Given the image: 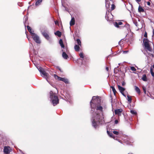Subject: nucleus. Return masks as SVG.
Wrapping results in <instances>:
<instances>
[{
	"mask_svg": "<svg viewBox=\"0 0 154 154\" xmlns=\"http://www.w3.org/2000/svg\"><path fill=\"white\" fill-rule=\"evenodd\" d=\"M153 34H154V29H153Z\"/></svg>",
	"mask_w": 154,
	"mask_h": 154,
	"instance_id": "nucleus-48",
	"label": "nucleus"
},
{
	"mask_svg": "<svg viewBox=\"0 0 154 154\" xmlns=\"http://www.w3.org/2000/svg\"><path fill=\"white\" fill-rule=\"evenodd\" d=\"M118 87L119 90L120 92L121 93L122 92H124L125 90V88L119 85H118Z\"/></svg>",
	"mask_w": 154,
	"mask_h": 154,
	"instance_id": "nucleus-14",
	"label": "nucleus"
},
{
	"mask_svg": "<svg viewBox=\"0 0 154 154\" xmlns=\"http://www.w3.org/2000/svg\"><path fill=\"white\" fill-rule=\"evenodd\" d=\"M59 43L61 47L63 48H64L65 46L63 44V40L62 39L60 40Z\"/></svg>",
	"mask_w": 154,
	"mask_h": 154,
	"instance_id": "nucleus-18",
	"label": "nucleus"
},
{
	"mask_svg": "<svg viewBox=\"0 0 154 154\" xmlns=\"http://www.w3.org/2000/svg\"><path fill=\"white\" fill-rule=\"evenodd\" d=\"M121 94H122V95L124 96V97H126V95L125 94L124 92H121Z\"/></svg>",
	"mask_w": 154,
	"mask_h": 154,
	"instance_id": "nucleus-43",
	"label": "nucleus"
},
{
	"mask_svg": "<svg viewBox=\"0 0 154 154\" xmlns=\"http://www.w3.org/2000/svg\"><path fill=\"white\" fill-rule=\"evenodd\" d=\"M136 1L138 4H139V2L141 1V0H136Z\"/></svg>",
	"mask_w": 154,
	"mask_h": 154,
	"instance_id": "nucleus-46",
	"label": "nucleus"
},
{
	"mask_svg": "<svg viewBox=\"0 0 154 154\" xmlns=\"http://www.w3.org/2000/svg\"><path fill=\"white\" fill-rule=\"evenodd\" d=\"M142 88L144 93H145V94H146V88L144 86H143Z\"/></svg>",
	"mask_w": 154,
	"mask_h": 154,
	"instance_id": "nucleus-33",
	"label": "nucleus"
},
{
	"mask_svg": "<svg viewBox=\"0 0 154 154\" xmlns=\"http://www.w3.org/2000/svg\"><path fill=\"white\" fill-rule=\"evenodd\" d=\"M12 151V149L9 146H5L4 147V152L5 154H8Z\"/></svg>",
	"mask_w": 154,
	"mask_h": 154,
	"instance_id": "nucleus-7",
	"label": "nucleus"
},
{
	"mask_svg": "<svg viewBox=\"0 0 154 154\" xmlns=\"http://www.w3.org/2000/svg\"><path fill=\"white\" fill-rule=\"evenodd\" d=\"M105 17H106V16H105Z\"/></svg>",
	"mask_w": 154,
	"mask_h": 154,
	"instance_id": "nucleus-52",
	"label": "nucleus"
},
{
	"mask_svg": "<svg viewBox=\"0 0 154 154\" xmlns=\"http://www.w3.org/2000/svg\"><path fill=\"white\" fill-rule=\"evenodd\" d=\"M32 36L34 41L37 43L40 44L41 43V41L40 40L39 37L35 33H32Z\"/></svg>",
	"mask_w": 154,
	"mask_h": 154,
	"instance_id": "nucleus-6",
	"label": "nucleus"
},
{
	"mask_svg": "<svg viewBox=\"0 0 154 154\" xmlns=\"http://www.w3.org/2000/svg\"><path fill=\"white\" fill-rule=\"evenodd\" d=\"M57 69H58L61 72H63V70L59 67V66H57Z\"/></svg>",
	"mask_w": 154,
	"mask_h": 154,
	"instance_id": "nucleus-37",
	"label": "nucleus"
},
{
	"mask_svg": "<svg viewBox=\"0 0 154 154\" xmlns=\"http://www.w3.org/2000/svg\"><path fill=\"white\" fill-rule=\"evenodd\" d=\"M128 52V51H123V53L124 54H126Z\"/></svg>",
	"mask_w": 154,
	"mask_h": 154,
	"instance_id": "nucleus-44",
	"label": "nucleus"
},
{
	"mask_svg": "<svg viewBox=\"0 0 154 154\" xmlns=\"http://www.w3.org/2000/svg\"><path fill=\"white\" fill-rule=\"evenodd\" d=\"M113 134H116V135H118L119 134V132L117 131H113Z\"/></svg>",
	"mask_w": 154,
	"mask_h": 154,
	"instance_id": "nucleus-35",
	"label": "nucleus"
},
{
	"mask_svg": "<svg viewBox=\"0 0 154 154\" xmlns=\"http://www.w3.org/2000/svg\"><path fill=\"white\" fill-rule=\"evenodd\" d=\"M110 3V1L109 0H106V7L107 8H109Z\"/></svg>",
	"mask_w": 154,
	"mask_h": 154,
	"instance_id": "nucleus-12",
	"label": "nucleus"
},
{
	"mask_svg": "<svg viewBox=\"0 0 154 154\" xmlns=\"http://www.w3.org/2000/svg\"><path fill=\"white\" fill-rule=\"evenodd\" d=\"M103 119L102 113H100L99 112H94L93 117L92 125L96 128L99 124H102Z\"/></svg>",
	"mask_w": 154,
	"mask_h": 154,
	"instance_id": "nucleus-2",
	"label": "nucleus"
},
{
	"mask_svg": "<svg viewBox=\"0 0 154 154\" xmlns=\"http://www.w3.org/2000/svg\"><path fill=\"white\" fill-rule=\"evenodd\" d=\"M138 10L139 12H143L144 11V9L140 5L138 7Z\"/></svg>",
	"mask_w": 154,
	"mask_h": 154,
	"instance_id": "nucleus-20",
	"label": "nucleus"
},
{
	"mask_svg": "<svg viewBox=\"0 0 154 154\" xmlns=\"http://www.w3.org/2000/svg\"><path fill=\"white\" fill-rule=\"evenodd\" d=\"M107 133L108 135L110 137H112V138L114 137V135H113V134H112V133L110 132L109 131H107Z\"/></svg>",
	"mask_w": 154,
	"mask_h": 154,
	"instance_id": "nucleus-23",
	"label": "nucleus"
},
{
	"mask_svg": "<svg viewBox=\"0 0 154 154\" xmlns=\"http://www.w3.org/2000/svg\"><path fill=\"white\" fill-rule=\"evenodd\" d=\"M127 97L128 98V101L129 102V103H131L132 100V98L129 95H127Z\"/></svg>",
	"mask_w": 154,
	"mask_h": 154,
	"instance_id": "nucleus-25",
	"label": "nucleus"
},
{
	"mask_svg": "<svg viewBox=\"0 0 154 154\" xmlns=\"http://www.w3.org/2000/svg\"><path fill=\"white\" fill-rule=\"evenodd\" d=\"M125 82H123L122 83V85L124 86L125 85Z\"/></svg>",
	"mask_w": 154,
	"mask_h": 154,
	"instance_id": "nucleus-42",
	"label": "nucleus"
},
{
	"mask_svg": "<svg viewBox=\"0 0 154 154\" xmlns=\"http://www.w3.org/2000/svg\"><path fill=\"white\" fill-rule=\"evenodd\" d=\"M39 70L40 72L41 73L43 71H44V70L43 69V68L42 67H40L39 68Z\"/></svg>",
	"mask_w": 154,
	"mask_h": 154,
	"instance_id": "nucleus-34",
	"label": "nucleus"
},
{
	"mask_svg": "<svg viewBox=\"0 0 154 154\" xmlns=\"http://www.w3.org/2000/svg\"><path fill=\"white\" fill-rule=\"evenodd\" d=\"M116 8V6L114 4H112L111 7V10L112 11L114 10Z\"/></svg>",
	"mask_w": 154,
	"mask_h": 154,
	"instance_id": "nucleus-30",
	"label": "nucleus"
},
{
	"mask_svg": "<svg viewBox=\"0 0 154 154\" xmlns=\"http://www.w3.org/2000/svg\"><path fill=\"white\" fill-rule=\"evenodd\" d=\"M130 112L132 114L134 115H137V112H136V111L134 110H131Z\"/></svg>",
	"mask_w": 154,
	"mask_h": 154,
	"instance_id": "nucleus-29",
	"label": "nucleus"
},
{
	"mask_svg": "<svg viewBox=\"0 0 154 154\" xmlns=\"http://www.w3.org/2000/svg\"><path fill=\"white\" fill-rule=\"evenodd\" d=\"M55 23L56 25H58V21L57 20H56L54 22Z\"/></svg>",
	"mask_w": 154,
	"mask_h": 154,
	"instance_id": "nucleus-41",
	"label": "nucleus"
},
{
	"mask_svg": "<svg viewBox=\"0 0 154 154\" xmlns=\"http://www.w3.org/2000/svg\"><path fill=\"white\" fill-rule=\"evenodd\" d=\"M41 73H42L44 76L46 77L47 78L49 76L48 74L47 73H46L45 70L43 71Z\"/></svg>",
	"mask_w": 154,
	"mask_h": 154,
	"instance_id": "nucleus-15",
	"label": "nucleus"
},
{
	"mask_svg": "<svg viewBox=\"0 0 154 154\" xmlns=\"http://www.w3.org/2000/svg\"><path fill=\"white\" fill-rule=\"evenodd\" d=\"M62 51H63L62 54V57L64 59H67L69 57L68 55L66 54V52H65L64 50H63V49H62Z\"/></svg>",
	"mask_w": 154,
	"mask_h": 154,
	"instance_id": "nucleus-9",
	"label": "nucleus"
},
{
	"mask_svg": "<svg viewBox=\"0 0 154 154\" xmlns=\"http://www.w3.org/2000/svg\"><path fill=\"white\" fill-rule=\"evenodd\" d=\"M111 88L112 91H113V93L115 95H116V94L117 93V92L114 86H111Z\"/></svg>",
	"mask_w": 154,
	"mask_h": 154,
	"instance_id": "nucleus-22",
	"label": "nucleus"
},
{
	"mask_svg": "<svg viewBox=\"0 0 154 154\" xmlns=\"http://www.w3.org/2000/svg\"><path fill=\"white\" fill-rule=\"evenodd\" d=\"M150 72L152 75L153 77H154V72L153 71V69L152 67H151L150 69Z\"/></svg>",
	"mask_w": 154,
	"mask_h": 154,
	"instance_id": "nucleus-28",
	"label": "nucleus"
},
{
	"mask_svg": "<svg viewBox=\"0 0 154 154\" xmlns=\"http://www.w3.org/2000/svg\"><path fill=\"white\" fill-rule=\"evenodd\" d=\"M114 25L116 27L120 29H122L125 27L128 29L129 26V24L125 23L124 24L120 21L118 22H115L114 23Z\"/></svg>",
	"mask_w": 154,
	"mask_h": 154,
	"instance_id": "nucleus-5",
	"label": "nucleus"
},
{
	"mask_svg": "<svg viewBox=\"0 0 154 154\" xmlns=\"http://www.w3.org/2000/svg\"><path fill=\"white\" fill-rule=\"evenodd\" d=\"M63 79L62 81L64 82L66 84L69 83V81L68 79H66L64 78H63Z\"/></svg>",
	"mask_w": 154,
	"mask_h": 154,
	"instance_id": "nucleus-24",
	"label": "nucleus"
},
{
	"mask_svg": "<svg viewBox=\"0 0 154 154\" xmlns=\"http://www.w3.org/2000/svg\"><path fill=\"white\" fill-rule=\"evenodd\" d=\"M143 42L146 51L149 55L153 56L154 51L149 45L148 40L147 38H144Z\"/></svg>",
	"mask_w": 154,
	"mask_h": 154,
	"instance_id": "nucleus-3",
	"label": "nucleus"
},
{
	"mask_svg": "<svg viewBox=\"0 0 154 154\" xmlns=\"http://www.w3.org/2000/svg\"><path fill=\"white\" fill-rule=\"evenodd\" d=\"M141 79L145 82H146L147 81L146 76V74H143L142 77Z\"/></svg>",
	"mask_w": 154,
	"mask_h": 154,
	"instance_id": "nucleus-17",
	"label": "nucleus"
},
{
	"mask_svg": "<svg viewBox=\"0 0 154 154\" xmlns=\"http://www.w3.org/2000/svg\"><path fill=\"white\" fill-rule=\"evenodd\" d=\"M136 24V26H137V23H136V24Z\"/></svg>",
	"mask_w": 154,
	"mask_h": 154,
	"instance_id": "nucleus-51",
	"label": "nucleus"
},
{
	"mask_svg": "<svg viewBox=\"0 0 154 154\" xmlns=\"http://www.w3.org/2000/svg\"><path fill=\"white\" fill-rule=\"evenodd\" d=\"M51 101L54 106H55L59 103V99L57 96L52 91L50 93Z\"/></svg>",
	"mask_w": 154,
	"mask_h": 154,
	"instance_id": "nucleus-4",
	"label": "nucleus"
},
{
	"mask_svg": "<svg viewBox=\"0 0 154 154\" xmlns=\"http://www.w3.org/2000/svg\"><path fill=\"white\" fill-rule=\"evenodd\" d=\"M54 78H55V79H58L59 77V76H57L56 74L54 75Z\"/></svg>",
	"mask_w": 154,
	"mask_h": 154,
	"instance_id": "nucleus-36",
	"label": "nucleus"
},
{
	"mask_svg": "<svg viewBox=\"0 0 154 154\" xmlns=\"http://www.w3.org/2000/svg\"><path fill=\"white\" fill-rule=\"evenodd\" d=\"M119 121L118 120H116L115 121V124H117L118 123Z\"/></svg>",
	"mask_w": 154,
	"mask_h": 154,
	"instance_id": "nucleus-39",
	"label": "nucleus"
},
{
	"mask_svg": "<svg viewBox=\"0 0 154 154\" xmlns=\"http://www.w3.org/2000/svg\"><path fill=\"white\" fill-rule=\"evenodd\" d=\"M106 20H109V19H108V17L107 18V19H106Z\"/></svg>",
	"mask_w": 154,
	"mask_h": 154,
	"instance_id": "nucleus-50",
	"label": "nucleus"
},
{
	"mask_svg": "<svg viewBox=\"0 0 154 154\" xmlns=\"http://www.w3.org/2000/svg\"><path fill=\"white\" fill-rule=\"evenodd\" d=\"M79 55L80 58H84L83 54L82 53H80Z\"/></svg>",
	"mask_w": 154,
	"mask_h": 154,
	"instance_id": "nucleus-32",
	"label": "nucleus"
},
{
	"mask_svg": "<svg viewBox=\"0 0 154 154\" xmlns=\"http://www.w3.org/2000/svg\"><path fill=\"white\" fill-rule=\"evenodd\" d=\"M131 69L133 71H135L136 70V69L135 68L134 66L131 67Z\"/></svg>",
	"mask_w": 154,
	"mask_h": 154,
	"instance_id": "nucleus-31",
	"label": "nucleus"
},
{
	"mask_svg": "<svg viewBox=\"0 0 154 154\" xmlns=\"http://www.w3.org/2000/svg\"><path fill=\"white\" fill-rule=\"evenodd\" d=\"M135 90L137 92L138 94H140V89L137 86H135Z\"/></svg>",
	"mask_w": 154,
	"mask_h": 154,
	"instance_id": "nucleus-21",
	"label": "nucleus"
},
{
	"mask_svg": "<svg viewBox=\"0 0 154 154\" xmlns=\"http://www.w3.org/2000/svg\"><path fill=\"white\" fill-rule=\"evenodd\" d=\"M42 34L43 36L47 40L49 39V37L48 34L45 32H42Z\"/></svg>",
	"mask_w": 154,
	"mask_h": 154,
	"instance_id": "nucleus-10",
	"label": "nucleus"
},
{
	"mask_svg": "<svg viewBox=\"0 0 154 154\" xmlns=\"http://www.w3.org/2000/svg\"><path fill=\"white\" fill-rule=\"evenodd\" d=\"M80 45H75L74 46V49L75 51H79L80 49Z\"/></svg>",
	"mask_w": 154,
	"mask_h": 154,
	"instance_id": "nucleus-13",
	"label": "nucleus"
},
{
	"mask_svg": "<svg viewBox=\"0 0 154 154\" xmlns=\"http://www.w3.org/2000/svg\"><path fill=\"white\" fill-rule=\"evenodd\" d=\"M147 5H149V6H150V2H147Z\"/></svg>",
	"mask_w": 154,
	"mask_h": 154,
	"instance_id": "nucleus-45",
	"label": "nucleus"
},
{
	"mask_svg": "<svg viewBox=\"0 0 154 154\" xmlns=\"http://www.w3.org/2000/svg\"><path fill=\"white\" fill-rule=\"evenodd\" d=\"M75 24V19L74 17L72 18L70 22V26H72Z\"/></svg>",
	"mask_w": 154,
	"mask_h": 154,
	"instance_id": "nucleus-11",
	"label": "nucleus"
},
{
	"mask_svg": "<svg viewBox=\"0 0 154 154\" xmlns=\"http://www.w3.org/2000/svg\"><path fill=\"white\" fill-rule=\"evenodd\" d=\"M62 79H63V78L61 77H59V78L58 79V80L60 81H61L62 80Z\"/></svg>",
	"mask_w": 154,
	"mask_h": 154,
	"instance_id": "nucleus-40",
	"label": "nucleus"
},
{
	"mask_svg": "<svg viewBox=\"0 0 154 154\" xmlns=\"http://www.w3.org/2000/svg\"><path fill=\"white\" fill-rule=\"evenodd\" d=\"M106 69L107 71H108L109 69V68L107 67H106Z\"/></svg>",
	"mask_w": 154,
	"mask_h": 154,
	"instance_id": "nucleus-47",
	"label": "nucleus"
},
{
	"mask_svg": "<svg viewBox=\"0 0 154 154\" xmlns=\"http://www.w3.org/2000/svg\"><path fill=\"white\" fill-rule=\"evenodd\" d=\"M54 34L55 35H57L59 37H61L62 35L61 32L59 31H57L56 32L54 33Z\"/></svg>",
	"mask_w": 154,
	"mask_h": 154,
	"instance_id": "nucleus-16",
	"label": "nucleus"
},
{
	"mask_svg": "<svg viewBox=\"0 0 154 154\" xmlns=\"http://www.w3.org/2000/svg\"><path fill=\"white\" fill-rule=\"evenodd\" d=\"M100 100L99 97H93L90 102L91 108L94 109H96L97 110H99L102 112L103 108L100 105Z\"/></svg>",
	"mask_w": 154,
	"mask_h": 154,
	"instance_id": "nucleus-1",
	"label": "nucleus"
},
{
	"mask_svg": "<svg viewBox=\"0 0 154 154\" xmlns=\"http://www.w3.org/2000/svg\"><path fill=\"white\" fill-rule=\"evenodd\" d=\"M144 36V37H145L146 38L147 37V33L146 32H145Z\"/></svg>",
	"mask_w": 154,
	"mask_h": 154,
	"instance_id": "nucleus-38",
	"label": "nucleus"
},
{
	"mask_svg": "<svg viewBox=\"0 0 154 154\" xmlns=\"http://www.w3.org/2000/svg\"><path fill=\"white\" fill-rule=\"evenodd\" d=\"M27 29L28 31L29 32V33L31 34L32 35V33H34L32 32V29L29 26H27Z\"/></svg>",
	"mask_w": 154,
	"mask_h": 154,
	"instance_id": "nucleus-19",
	"label": "nucleus"
},
{
	"mask_svg": "<svg viewBox=\"0 0 154 154\" xmlns=\"http://www.w3.org/2000/svg\"><path fill=\"white\" fill-rule=\"evenodd\" d=\"M76 42L78 45H80V47L81 46V42L80 40L79 39H77L76 40Z\"/></svg>",
	"mask_w": 154,
	"mask_h": 154,
	"instance_id": "nucleus-26",
	"label": "nucleus"
},
{
	"mask_svg": "<svg viewBox=\"0 0 154 154\" xmlns=\"http://www.w3.org/2000/svg\"><path fill=\"white\" fill-rule=\"evenodd\" d=\"M42 0H37V1L36 2L35 5L36 6H38L40 3L42 2Z\"/></svg>",
	"mask_w": 154,
	"mask_h": 154,
	"instance_id": "nucleus-27",
	"label": "nucleus"
},
{
	"mask_svg": "<svg viewBox=\"0 0 154 154\" xmlns=\"http://www.w3.org/2000/svg\"><path fill=\"white\" fill-rule=\"evenodd\" d=\"M152 67H153V68H154V64H153Z\"/></svg>",
	"mask_w": 154,
	"mask_h": 154,
	"instance_id": "nucleus-49",
	"label": "nucleus"
},
{
	"mask_svg": "<svg viewBox=\"0 0 154 154\" xmlns=\"http://www.w3.org/2000/svg\"><path fill=\"white\" fill-rule=\"evenodd\" d=\"M122 109H116L115 110V113L116 115H121V113L122 112Z\"/></svg>",
	"mask_w": 154,
	"mask_h": 154,
	"instance_id": "nucleus-8",
	"label": "nucleus"
}]
</instances>
